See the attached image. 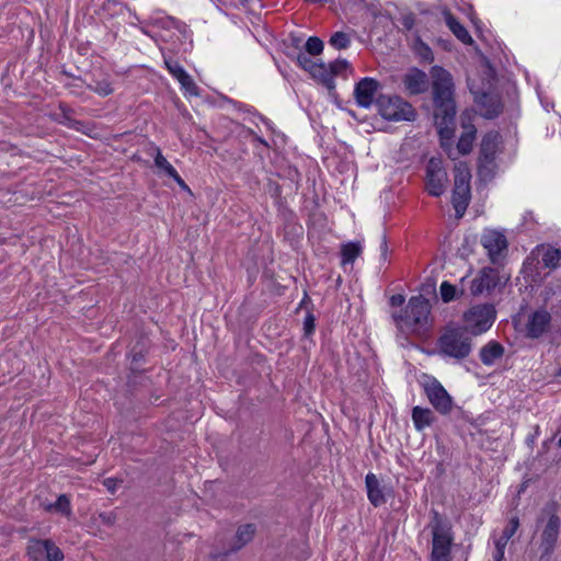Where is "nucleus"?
<instances>
[{"label":"nucleus","instance_id":"nucleus-1","mask_svg":"<svg viewBox=\"0 0 561 561\" xmlns=\"http://www.w3.org/2000/svg\"><path fill=\"white\" fill-rule=\"evenodd\" d=\"M434 77L432 83L434 118L440 146L446 149L451 146L456 129L457 105L455 101V84L453 77L443 67L432 68Z\"/></svg>","mask_w":561,"mask_h":561},{"label":"nucleus","instance_id":"nucleus-2","mask_svg":"<svg viewBox=\"0 0 561 561\" xmlns=\"http://www.w3.org/2000/svg\"><path fill=\"white\" fill-rule=\"evenodd\" d=\"M432 306L423 295L412 296L405 308L392 313V319L400 329L411 332H425L431 327Z\"/></svg>","mask_w":561,"mask_h":561},{"label":"nucleus","instance_id":"nucleus-3","mask_svg":"<svg viewBox=\"0 0 561 561\" xmlns=\"http://www.w3.org/2000/svg\"><path fill=\"white\" fill-rule=\"evenodd\" d=\"M430 516L427 528L432 534L431 561H449L454 541L451 523L435 508L431 510Z\"/></svg>","mask_w":561,"mask_h":561},{"label":"nucleus","instance_id":"nucleus-4","mask_svg":"<svg viewBox=\"0 0 561 561\" xmlns=\"http://www.w3.org/2000/svg\"><path fill=\"white\" fill-rule=\"evenodd\" d=\"M442 356L462 360L472 352V337L460 325L447 327L437 340Z\"/></svg>","mask_w":561,"mask_h":561},{"label":"nucleus","instance_id":"nucleus-5","mask_svg":"<svg viewBox=\"0 0 561 561\" xmlns=\"http://www.w3.org/2000/svg\"><path fill=\"white\" fill-rule=\"evenodd\" d=\"M376 106L379 115L390 122H414L417 116L412 104L399 95L378 94Z\"/></svg>","mask_w":561,"mask_h":561},{"label":"nucleus","instance_id":"nucleus-6","mask_svg":"<svg viewBox=\"0 0 561 561\" xmlns=\"http://www.w3.org/2000/svg\"><path fill=\"white\" fill-rule=\"evenodd\" d=\"M496 319V310L493 304H478L466 310L462 314L466 332L472 337L481 335L490 330Z\"/></svg>","mask_w":561,"mask_h":561},{"label":"nucleus","instance_id":"nucleus-7","mask_svg":"<svg viewBox=\"0 0 561 561\" xmlns=\"http://www.w3.org/2000/svg\"><path fill=\"white\" fill-rule=\"evenodd\" d=\"M545 513L549 514L548 520L541 531L540 535V546L539 549L541 551L540 559L549 558L556 547L559 539L560 528H561V519L556 513V504L547 505L543 508Z\"/></svg>","mask_w":561,"mask_h":561},{"label":"nucleus","instance_id":"nucleus-8","mask_svg":"<svg viewBox=\"0 0 561 561\" xmlns=\"http://www.w3.org/2000/svg\"><path fill=\"white\" fill-rule=\"evenodd\" d=\"M423 389L436 412L442 415L451 413L454 399L436 378L428 377V380L423 383Z\"/></svg>","mask_w":561,"mask_h":561},{"label":"nucleus","instance_id":"nucleus-9","mask_svg":"<svg viewBox=\"0 0 561 561\" xmlns=\"http://www.w3.org/2000/svg\"><path fill=\"white\" fill-rule=\"evenodd\" d=\"M26 556L31 561H62L64 553L51 539L30 538Z\"/></svg>","mask_w":561,"mask_h":561},{"label":"nucleus","instance_id":"nucleus-10","mask_svg":"<svg viewBox=\"0 0 561 561\" xmlns=\"http://www.w3.org/2000/svg\"><path fill=\"white\" fill-rule=\"evenodd\" d=\"M447 173L438 158H431L426 164V190L431 196L439 197L445 192Z\"/></svg>","mask_w":561,"mask_h":561},{"label":"nucleus","instance_id":"nucleus-11","mask_svg":"<svg viewBox=\"0 0 561 561\" xmlns=\"http://www.w3.org/2000/svg\"><path fill=\"white\" fill-rule=\"evenodd\" d=\"M381 89L380 82L371 77H364L355 83L354 99L356 104L363 108L376 105V98Z\"/></svg>","mask_w":561,"mask_h":561},{"label":"nucleus","instance_id":"nucleus-12","mask_svg":"<svg viewBox=\"0 0 561 561\" xmlns=\"http://www.w3.org/2000/svg\"><path fill=\"white\" fill-rule=\"evenodd\" d=\"M551 320L552 317L550 312L543 307L533 311L528 316V320L525 324L524 336L530 340L540 339L549 331Z\"/></svg>","mask_w":561,"mask_h":561},{"label":"nucleus","instance_id":"nucleus-13","mask_svg":"<svg viewBox=\"0 0 561 561\" xmlns=\"http://www.w3.org/2000/svg\"><path fill=\"white\" fill-rule=\"evenodd\" d=\"M469 89L473 94L474 103L483 110L482 116L484 118L494 119L503 113L504 105L497 94L480 90L474 91L472 87H469Z\"/></svg>","mask_w":561,"mask_h":561},{"label":"nucleus","instance_id":"nucleus-14","mask_svg":"<svg viewBox=\"0 0 561 561\" xmlns=\"http://www.w3.org/2000/svg\"><path fill=\"white\" fill-rule=\"evenodd\" d=\"M256 526L255 524L249 523L240 525L237 528L236 535L233 537L232 543L230 548L224 552L211 553L210 557L215 561H225L226 558L233 552H238L243 547H245L249 542H251L255 536Z\"/></svg>","mask_w":561,"mask_h":561},{"label":"nucleus","instance_id":"nucleus-15","mask_svg":"<svg viewBox=\"0 0 561 561\" xmlns=\"http://www.w3.org/2000/svg\"><path fill=\"white\" fill-rule=\"evenodd\" d=\"M481 243L488 251L492 264L501 265L503 261L502 252L507 249L506 237L499 231H488L481 238Z\"/></svg>","mask_w":561,"mask_h":561},{"label":"nucleus","instance_id":"nucleus-16","mask_svg":"<svg viewBox=\"0 0 561 561\" xmlns=\"http://www.w3.org/2000/svg\"><path fill=\"white\" fill-rule=\"evenodd\" d=\"M500 283L497 268L490 266L480 270L477 277L471 280L470 291L472 296H479L484 291L491 293Z\"/></svg>","mask_w":561,"mask_h":561},{"label":"nucleus","instance_id":"nucleus-17","mask_svg":"<svg viewBox=\"0 0 561 561\" xmlns=\"http://www.w3.org/2000/svg\"><path fill=\"white\" fill-rule=\"evenodd\" d=\"M402 84L409 96L420 95L428 90L430 80L427 75L416 68H409L402 77Z\"/></svg>","mask_w":561,"mask_h":561},{"label":"nucleus","instance_id":"nucleus-18","mask_svg":"<svg viewBox=\"0 0 561 561\" xmlns=\"http://www.w3.org/2000/svg\"><path fill=\"white\" fill-rule=\"evenodd\" d=\"M149 350L150 340L147 336L141 335L128 351L127 358L130 359L129 370L134 375H138L145 371L142 366L147 362Z\"/></svg>","mask_w":561,"mask_h":561},{"label":"nucleus","instance_id":"nucleus-19","mask_svg":"<svg viewBox=\"0 0 561 561\" xmlns=\"http://www.w3.org/2000/svg\"><path fill=\"white\" fill-rule=\"evenodd\" d=\"M351 68L346 59L339 58L329 64L323 62V70H320L319 81L325 87L331 95H336L334 77L341 75L344 70Z\"/></svg>","mask_w":561,"mask_h":561},{"label":"nucleus","instance_id":"nucleus-20","mask_svg":"<svg viewBox=\"0 0 561 561\" xmlns=\"http://www.w3.org/2000/svg\"><path fill=\"white\" fill-rule=\"evenodd\" d=\"M164 64L169 72L180 82L181 88L182 90H184L185 94H190L192 96H199V88L196 85L192 77L176 60L165 58Z\"/></svg>","mask_w":561,"mask_h":561},{"label":"nucleus","instance_id":"nucleus-21","mask_svg":"<svg viewBox=\"0 0 561 561\" xmlns=\"http://www.w3.org/2000/svg\"><path fill=\"white\" fill-rule=\"evenodd\" d=\"M285 54L289 59L296 61L297 66L309 72L314 80L319 81L320 70H323V61H313L302 49L286 51Z\"/></svg>","mask_w":561,"mask_h":561},{"label":"nucleus","instance_id":"nucleus-22","mask_svg":"<svg viewBox=\"0 0 561 561\" xmlns=\"http://www.w3.org/2000/svg\"><path fill=\"white\" fill-rule=\"evenodd\" d=\"M500 134L497 131L486 133L481 140L479 159L486 160L490 164L492 160H495L497 147H499Z\"/></svg>","mask_w":561,"mask_h":561},{"label":"nucleus","instance_id":"nucleus-23","mask_svg":"<svg viewBox=\"0 0 561 561\" xmlns=\"http://www.w3.org/2000/svg\"><path fill=\"white\" fill-rule=\"evenodd\" d=\"M443 15L445 18L446 25L450 30V32L463 44L473 45L474 41L471 35L467 31V28L457 20V18L448 10L445 9L443 11Z\"/></svg>","mask_w":561,"mask_h":561},{"label":"nucleus","instance_id":"nucleus-24","mask_svg":"<svg viewBox=\"0 0 561 561\" xmlns=\"http://www.w3.org/2000/svg\"><path fill=\"white\" fill-rule=\"evenodd\" d=\"M365 484L367 490V497L370 504L379 507L386 503V496L380 488V483L376 474L369 472L366 474Z\"/></svg>","mask_w":561,"mask_h":561},{"label":"nucleus","instance_id":"nucleus-25","mask_svg":"<svg viewBox=\"0 0 561 561\" xmlns=\"http://www.w3.org/2000/svg\"><path fill=\"white\" fill-rule=\"evenodd\" d=\"M504 352V346L500 342L492 340L481 347L479 357L483 365L492 366L497 359L503 357Z\"/></svg>","mask_w":561,"mask_h":561},{"label":"nucleus","instance_id":"nucleus-26","mask_svg":"<svg viewBox=\"0 0 561 561\" xmlns=\"http://www.w3.org/2000/svg\"><path fill=\"white\" fill-rule=\"evenodd\" d=\"M411 417L416 431L422 432L425 427L432 426L435 421L434 412L428 408L416 405L411 411Z\"/></svg>","mask_w":561,"mask_h":561},{"label":"nucleus","instance_id":"nucleus-27","mask_svg":"<svg viewBox=\"0 0 561 561\" xmlns=\"http://www.w3.org/2000/svg\"><path fill=\"white\" fill-rule=\"evenodd\" d=\"M471 197L470 187H457L454 186L451 204L456 213L457 218H461L469 205Z\"/></svg>","mask_w":561,"mask_h":561},{"label":"nucleus","instance_id":"nucleus-28","mask_svg":"<svg viewBox=\"0 0 561 561\" xmlns=\"http://www.w3.org/2000/svg\"><path fill=\"white\" fill-rule=\"evenodd\" d=\"M461 126L468 130L462 133L461 136L459 137L457 142V150L460 154L466 156L470 153L472 150V145L476 138L477 129L472 124L467 125L466 117L463 114L461 115Z\"/></svg>","mask_w":561,"mask_h":561},{"label":"nucleus","instance_id":"nucleus-29","mask_svg":"<svg viewBox=\"0 0 561 561\" xmlns=\"http://www.w3.org/2000/svg\"><path fill=\"white\" fill-rule=\"evenodd\" d=\"M148 154L152 156L154 159V165L164 172L165 175L171 178L172 175H175V172H178L171 163L165 159V157L162 154L161 149L156 146L153 142L149 145V148L147 149Z\"/></svg>","mask_w":561,"mask_h":561},{"label":"nucleus","instance_id":"nucleus-30","mask_svg":"<svg viewBox=\"0 0 561 561\" xmlns=\"http://www.w3.org/2000/svg\"><path fill=\"white\" fill-rule=\"evenodd\" d=\"M41 505L46 512H56L67 517L72 513L70 497L67 494H60L54 503H42Z\"/></svg>","mask_w":561,"mask_h":561},{"label":"nucleus","instance_id":"nucleus-31","mask_svg":"<svg viewBox=\"0 0 561 561\" xmlns=\"http://www.w3.org/2000/svg\"><path fill=\"white\" fill-rule=\"evenodd\" d=\"M363 248L360 242H347L341 245V264H353L354 261L362 254Z\"/></svg>","mask_w":561,"mask_h":561},{"label":"nucleus","instance_id":"nucleus-32","mask_svg":"<svg viewBox=\"0 0 561 561\" xmlns=\"http://www.w3.org/2000/svg\"><path fill=\"white\" fill-rule=\"evenodd\" d=\"M463 294H465L463 288L458 289L456 285H453L451 283H449L447 280H444L440 284L439 295H440L443 302H445V304H449V302L460 298L461 296H463Z\"/></svg>","mask_w":561,"mask_h":561},{"label":"nucleus","instance_id":"nucleus-33","mask_svg":"<svg viewBox=\"0 0 561 561\" xmlns=\"http://www.w3.org/2000/svg\"><path fill=\"white\" fill-rule=\"evenodd\" d=\"M454 172H455L454 186L470 187L471 173H470V170H469L467 163L459 162L458 164L455 165Z\"/></svg>","mask_w":561,"mask_h":561},{"label":"nucleus","instance_id":"nucleus-34","mask_svg":"<svg viewBox=\"0 0 561 561\" xmlns=\"http://www.w3.org/2000/svg\"><path fill=\"white\" fill-rule=\"evenodd\" d=\"M561 260V250L549 247L542 254L541 262L545 267L554 270L559 266Z\"/></svg>","mask_w":561,"mask_h":561},{"label":"nucleus","instance_id":"nucleus-35","mask_svg":"<svg viewBox=\"0 0 561 561\" xmlns=\"http://www.w3.org/2000/svg\"><path fill=\"white\" fill-rule=\"evenodd\" d=\"M496 169L495 160L489 164L486 160L478 158V174L483 181H491L495 176Z\"/></svg>","mask_w":561,"mask_h":561},{"label":"nucleus","instance_id":"nucleus-36","mask_svg":"<svg viewBox=\"0 0 561 561\" xmlns=\"http://www.w3.org/2000/svg\"><path fill=\"white\" fill-rule=\"evenodd\" d=\"M87 88L101 96H107L113 93L112 83L107 79L95 80L93 83H88Z\"/></svg>","mask_w":561,"mask_h":561},{"label":"nucleus","instance_id":"nucleus-37","mask_svg":"<svg viewBox=\"0 0 561 561\" xmlns=\"http://www.w3.org/2000/svg\"><path fill=\"white\" fill-rule=\"evenodd\" d=\"M323 48V41L318 36H310L305 44V53L311 56H318L322 54Z\"/></svg>","mask_w":561,"mask_h":561},{"label":"nucleus","instance_id":"nucleus-38","mask_svg":"<svg viewBox=\"0 0 561 561\" xmlns=\"http://www.w3.org/2000/svg\"><path fill=\"white\" fill-rule=\"evenodd\" d=\"M329 44L336 49H346L351 45V38L344 32H335L331 35Z\"/></svg>","mask_w":561,"mask_h":561},{"label":"nucleus","instance_id":"nucleus-39","mask_svg":"<svg viewBox=\"0 0 561 561\" xmlns=\"http://www.w3.org/2000/svg\"><path fill=\"white\" fill-rule=\"evenodd\" d=\"M507 542H508V540L501 536L494 541V547H495L494 553H493L494 561H503Z\"/></svg>","mask_w":561,"mask_h":561},{"label":"nucleus","instance_id":"nucleus-40","mask_svg":"<svg viewBox=\"0 0 561 561\" xmlns=\"http://www.w3.org/2000/svg\"><path fill=\"white\" fill-rule=\"evenodd\" d=\"M519 527V518L514 516L510 519L507 526L503 529L501 537L510 540Z\"/></svg>","mask_w":561,"mask_h":561},{"label":"nucleus","instance_id":"nucleus-41","mask_svg":"<svg viewBox=\"0 0 561 561\" xmlns=\"http://www.w3.org/2000/svg\"><path fill=\"white\" fill-rule=\"evenodd\" d=\"M316 330V317L311 312H307L304 319V336L309 337Z\"/></svg>","mask_w":561,"mask_h":561},{"label":"nucleus","instance_id":"nucleus-42","mask_svg":"<svg viewBox=\"0 0 561 561\" xmlns=\"http://www.w3.org/2000/svg\"><path fill=\"white\" fill-rule=\"evenodd\" d=\"M123 479L121 478H116V477H111V478H106L103 480L102 484L104 485V488L111 493V494H115L118 486L122 485L123 483Z\"/></svg>","mask_w":561,"mask_h":561},{"label":"nucleus","instance_id":"nucleus-43","mask_svg":"<svg viewBox=\"0 0 561 561\" xmlns=\"http://www.w3.org/2000/svg\"><path fill=\"white\" fill-rule=\"evenodd\" d=\"M420 295H423V297H425V295H434L436 297V282L433 277L426 278L422 284Z\"/></svg>","mask_w":561,"mask_h":561},{"label":"nucleus","instance_id":"nucleus-44","mask_svg":"<svg viewBox=\"0 0 561 561\" xmlns=\"http://www.w3.org/2000/svg\"><path fill=\"white\" fill-rule=\"evenodd\" d=\"M267 192L277 203L282 201V187L277 182L270 180L267 183Z\"/></svg>","mask_w":561,"mask_h":561},{"label":"nucleus","instance_id":"nucleus-45","mask_svg":"<svg viewBox=\"0 0 561 561\" xmlns=\"http://www.w3.org/2000/svg\"><path fill=\"white\" fill-rule=\"evenodd\" d=\"M99 519L105 526H113L117 520V515L115 512H102L99 514Z\"/></svg>","mask_w":561,"mask_h":561},{"label":"nucleus","instance_id":"nucleus-46","mask_svg":"<svg viewBox=\"0 0 561 561\" xmlns=\"http://www.w3.org/2000/svg\"><path fill=\"white\" fill-rule=\"evenodd\" d=\"M477 53L479 54V56L481 57V62H482V66H484L486 69H488V73L490 77H495V68L493 67L492 62L490 61V59L483 55L478 48L476 49Z\"/></svg>","mask_w":561,"mask_h":561},{"label":"nucleus","instance_id":"nucleus-47","mask_svg":"<svg viewBox=\"0 0 561 561\" xmlns=\"http://www.w3.org/2000/svg\"><path fill=\"white\" fill-rule=\"evenodd\" d=\"M401 23L407 31H411L415 25V15L410 12L402 16Z\"/></svg>","mask_w":561,"mask_h":561},{"label":"nucleus","instance_id":"nucleus-48","mask_svg":"<svg viewBox=\"0 0 561 561\" xmlns=\"http://www.w3.org/2000/svg\"><path fill=\"white\" fill-rule=\"evenodd\" d=\"M289 39H290V45L287 46L286 51H298V49H302L300 37L291 34Z\"/></svg>","mask_w":561,"mask_h":561},{"label":"nucleus","instance_id":"nucleus-49","mask_svg":"<svg viewBox=\"0 0 561 561\" xmlns=\"http://www.w3.org/2000/svg\"><path fill=\"white\" fill-rule=\"evenodd\" d=\"M448 415H451L453 419H455V420H466L467 419L466 412L462 410V408L456 405L454 402H453L451 413H449Z\"/></svg>","mask_w":561,"mask_h":561},{"label":"nucleus","instance_id":"nucleus-50","mask_svg":"<svg viewBox=\"0 0 561 561\" xmlns=\"http://www.w3.org/2000/svg\"><path fill=\"white\" fill-rule=\"evenodd\" d=\"M405 301V297L401 294L392 295L389 299V305L391 307H401Z\"/></svg>","mask_w":561,"mask_h":561},{"label":"nucleus","instance_id":"nucleus-51","mask_svg":"<svg viewBox=\"0 0 561 561\" xmlns=\"http://www.w3.org/2000/svg\"><path fill=\"white\" fill-rule=\"evenodd\" d=\"M420 56L423 60H426L430 62L434 60L432 49L427 45H423V47L420 51Z\"/></svg>","mask_w":561,"mask_h":561},{"label":"nucleus","instance_id":"nucleus-52","mask_svg":"<svg viewBox=\"0 0 561 561\" xmlns=\"http://www.w3.org/2000/svg\"><path fill=\"white\" fill-rule=\"evenodd\" d=\"M58 108L60 110L62 117L65 119H69L70 114L72 113L70 106L67 103L60 102Z\"/></svg>","mask_w":561,"mask_h":561},{"label":"nucleus","instance_id":"nucleus-53","mask_svg":"<svg viewBox=\"0 0 561 561\" xmlns=\"http://www.w3.org/2000/svg\"><path fill=\"white\" fill-rule=\"evenodd\" d=\"M388 242L386 234L382 236L381 244H380V252H381V260L387 261V254H388Z\"/></svg>","mask_w":561,"mask_h":561},{"label":"nucleus","instance_id":"nucleus-54","mask_svg":"<svg viewBox=\"0 0 561 561\" xmlns=\"http://www.w3.org/2000/svg\"><path fill=\"white\" fill-rule=\"evenodd\" d=\"M171 179L184 191H190V187L185 183V181L180 176L178 172H175V175H172Z\"/></svg>","mask_w":561,"mask_h":561},{"label":"nucleus","instance_id":"nucleus-55","mask_svg":"<svg viewBox=\"0 0 561 561\" xmlns=\"http://www.w3.org/2000/svg\"><path fill=\"white\" fill-rule=\"evenodd\" d=\"M299 176L300 174L296 168L289 170V178L291 179V181H298Z\"/></svg>","mask_w":561,"mask_h":561},{"label":"nucleus","instance_id":"nucleus-56","mask_svg":"<svg viewBox=\"0 0 561 561\" xmlns=\"http://www.w3.org/2000/svg\"><path fill=\"white\" fill-rule=\"evenodd\" d=\"M61 75H62V76H66V77H68V78H73V79H77V80H80V81L84 82V81H83V79H82L81 77H77V76H75L73 73L69 72V71H68V70H66V69H62V70H61Z\"/></svg>","mask_w":561,"mask_h":561},{"label":"nucleus","instance_id":"nucleus-57","mask_svg":"<svg viewBox=\"0 0 561 561\" xmlns=\"http://www.w3.org/2000/svg\"><path fill=\"white\" fill-rule=\"evenodd\" d=\"M469 243H470V239H469L468 237H466V238L463 239V243H462V248H463V250H466V245H469Z\"/></svg>","mask_w":561,"mask_h":561},{"label":"nucleus","instance_id":"nucleus-58","mask_svg":"<svg viewBox=\"0 0 561 561\" xmlns=\"http://www.w3.org/2000/svg\"><path fill=\"white\" fill-rule=\"evenodd\" d=\"M306 299H309V297H308V295H307V294L305 295V298H304V300L301 301V305L305 302V300H306Z\"/></svg>","mask_w":561,"mask_h":561},{"label":"nucleus","instance_id":"nucleus-59","mask_svg":"<svg viewBox=\"0 0 561 561\" xmlns=\"http://www.w3.org/2000/svg\"><path fill=\"white\" fill-rule=\"evenodd\" d=\"M558 446L561 447V437L558 440Z\"/></svg>","mask_w":561,"mask_h":561},{"label":"nucleus","instance_id":"nucleus-60","mask_svg":"<svg viewBox=\"0 0 561 561\" xmlns=\"http://www.w3.org/2000/svg\"><path fill=\"white\" fill-rule=\"evenodd\" d=\"M559 375L561 376V368H560V370H559Z\"/></svg>","mask_w":561,"mask_h":561}]
</instances>
